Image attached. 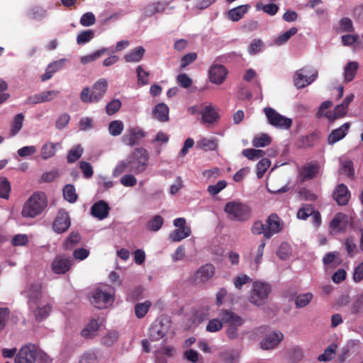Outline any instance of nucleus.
I'll return each mask as SVG.
<instances>
[{"instance_id": "1", "label": "nucleus", "mask_w": 363, "mask_h": 363, "mask_svg": "<svg viewBox=\"0 0 363 363\" xmlns=\"http://www.w3.org/2000/svg\"><path fill=\"white\" fill-rule=\"evenodd\" d=\"M148 152L143 148H136L125 160H121L113 169V174L118 177L125 172L136 174L144 172L147 167Z\"/></svg>"}, {"instance_id": "2", "label": "nucleus", "mask_w": 363, "mask_h": 363, "mask_svg": "<svg viewBox=\"0 0 363 363\" xmlns=\"http://www.w3.org/2000/svg\"><path fill=\"white\" fill-rule=\"evenodd\" d=\"M219 318L226 325L225 335L230 340L242 339V335L240 328L244 324V320L241 316L230 310L221 309Z\"/></svg>"}, {"instance_id": "3", "label": "nucleus", "mask_w": 363, "mask_h": 363, "mask_svg": "<svg viewBox=\"0 0 363 363\" xmlns=\"http://www.w3.org/2000/svg\"><path fill=\"white\" fill-rule=\"evenodd\" d=\"M223 210L227 218L233 221L243 223L251 218V208L247 203L240 201H231L226 203Z\"/></svg>"}, {"instance_id": "4", "label": "nucleus", "mask_w": 363, "mask_h": 363, "mask_svg": "<svg viewBox=\"0 0 363 363\" xmlns=\"http://www.w3.org/2000/svg\"><path fill=\"white\" fill-rule=\"evenodd\" d=\"M48 201L45 193H34L24 203L21 215L24 218H35L47 207Z\"/></svg>"}, {"instance_id": "5", "label": "nucleus", "mask_w": 363, "mask_h": 363, "mask_svg": "<svg viewBox=\"0 0 363 363\" xmlns=\"http://www.w3.org/2000/svg\"><path fill=\"white\" fill-rule=\"evenodd\" d=\"M48 355L36 345L28 344L23 346L15 358V363H35L37 359L45 361Z\"/></svg>"}, {"instance_id": "6", "label": "nucleus", "mask_w": 363, "mask_h": 363, "mask_svg": "<svg viewBox=\"0 0 363 363\" xmlns=\"http://www.w3.org/2000/svg\"><path fill=\"white\" fill-rule=\"evenodd\" d=\"M271 285L267 282L257 281L252 283L248 301L257 306L264 305L271 293Z\"/></svg>"}, {"instance_id": "7", "label": "nucleus", "mask_w": 363, "mask_h": 363, "mask_svg": "<svg viewBox=\"0 0 363 363\" xmlns=\"http://www.w3.org/2000/svg\"><path fill=\"white\" fill-rule=\"evenodd\" d=\"M114 295L113 287L107 284L99 286L93 292V303L98 308H106L113 302Z\"/></svg>"}, {"instance_id": "8", "label": "nucleus", "mask_w": 363, "mask_h": 363, "mask_svg": "<svg viewBox=\"0 0 363 363\" xmlns=\"http://www.w3.org/2000/svg\"><path fill=\"white\" fill-rule=\"evenodd\" d=\"M318 71L311 66H304L296 70L293 76V82L296 89H303L312 84L318 77Z\"/></svg>"}, {"instance_id": "9", "label": "nucleus", "mask_w": 363, "mask_h": 363, "mask_svg": "<svg viewBox=\"0 0 363 363\" xmlns=\"http://www.w3.org/2000/svg\"><path fill=\"white\" fill-rule=\"evenodd\" d=\"M264 112L270 125L281 129H288L291 126L292 121L291 118L279 114L272 108H265Z\"/></svg>"}, {"instance_id": "10", "label": "nucleus", "mask_w": 363, "mask_h": 363, "mask_svg": "<svg viewBox=\"0 0 363 363\" xmlns=\"http://www.w3.org/2000/svg\"><path fill=\"white\" fill-rule=\"evenodd\" d=\"M74 264L71 257L65 255H57L51 263L52 271L57 274H65Z\"/></svg>"}, {"instance_id": "11", "label": "nucleus", "mask_w": 363, "mask_h": 363, "mask_svg": "<svg viewBox=\"0 0 363 363\" xmlns=\"http://www.w3.org/2000/svg\"><path fill=\"white\" fill-rule=\"evenodd\" d=\"M267 232H265V239L271 238L274 235L280 233L284 228V222L276 214L269 215L266 221Z\"/></svg>"}, {"instance_id": "12", "label": "nucleus", "mask_w": 363, "mask_h": 363, "mask_svg": "<svg viewBox=\"0 0 363 363\" xmlns=\"http://www.w3.org/2000/svg\"><path fill=\"white\" fill-rule=\"evenodd\" d=\"M42 284L39 283L28 284L23 294L27 298L28 306H35L36 303L41 301L42 294Z\"/></svg>"}, {"instance_id": "13", "label": "nucleus", "mask_w": 363, "mask_h": 363, "mask_svg": "<svg viewBox=\"0 0 363 363\" xmlns=\"http://www.w3.org/2000/svg\"><path fill=\"white\" fill-rule=\"evenodd\" d=\"M228 73L224 65L213 64L208 70V77L211 82L221 84L224 82Z\"/></svg>"}, {"instance_id": "14", "label": "nucleus", "mask_w": 363, "mask_h": 363, "mask_svg": "<svg viewBox=\"0 0 363 363\" xmlns=\"http://www.w3.org/2000/svg\"><path fill=\"white\" fill-rule=\"evenodd\" d=\"M145 136L144 131L138 128L134 127L128 128L122 138L124 144L133 146L139 143V141Z\"/></svg>"}, {"instance_id": "15", "label": "nucleus", "mask_w": 363, "mask_h": 363, "mask_svg": "<svg viewBox=\"0 0 363 363\" xmlns=\"http://www.w3.org/2000/svg\"><path fill=\"white\" fill-rule=\"evenodd\" d=\"M215 274V267L211 264H206L201 266L194 273V280L201 284L208 281Z\"/></svg>"}, {"instance_id": "16", "label": "nucleus", "mask_w": 363, "mask_h": 363, "mask_svg": "<svg viewBox=\"0 0 363 363\" xmlns=\"http://www.w3.org/2000/svg\"><path fill=\"white\" fill-rule=\"evenodd\" d=\"M320 165L318 163L307 162L300 169L298 175L301 180H310L319 173Z\"/></svg>"}, {"instance_id": "17", "label": "nucleus", "mask_w": 363, "mask_h": 363, "mask_svg": "<svg viewBox=\"0 0 363 363\" xmlns=\"http://www.w3.org/2000/svg\"><path fill=\"white\" fill-rule=\"evenodd\" d=\"M70 226V218L67 212L59 211L53 223V230L57 233L65 232Z\"/></svg>"}, {"instance_id": "18", "label": "nucleus", "mask_w": 363, "mask_h": 363, "mask_svg": "<svg viewBox=\"0 0 363 363\" xmlns=\"http://www.w3.org/2000/svg\"><path fill=\"white\" fill-rule=\"evenodd\" d=\"M284 335L280 331H274L268 334L260 342L263 350H272L278 346L283 340Z\"/></svg>"}, {"instance_id": "19", "label": "nucleus", "mask_w": 363, "mask_h": 363, "mask_svg": "<svg viewBox=\"0 0 363 363\" xmlns=\"http://www.w3.org/2000/svg\"><path fill=\"white\" fill-rule=\"evenodd\" d=\"M350 127L351 123L350 122H347L339 128L333 130L328 136V143L329 145H334L343 139L348 133Z\"/></svg>"}, {"instance_id": "20", "label": "nucleus", "mask_w": 363, "mask_h": 363, "mask_svg": "<svg viewBox=\"0 0 363 363\" xmlns=\"http://www.w3.org/2000/svg\"><path fill=\"white\" fill-rule=\"evenodd\" d=\"M201 123L205 125H213L218 122L219 115L211 105H206L201 111Z\"/></svg>"}, {"instance_id": "21", "label": "nucleus", "mask_w": 363, "mask_h": 363, "mask_svg": "<svg viewBox=\"0 0 363 363\" xmlns=\"http://www.w3.org/2000/svg\"><path fill=\"white\" fill-rule=\"evenodd\" d=\"M30 310L33 312L35 319L38 321L46 319L52 310V306L50 303H47L43 304L41 301L36 303L35 306H28Z\"/></svg>"}, {"instance_id": "22", "label": "nucleus", "mask_w": 363, "mask_h": 363, "mask_svg": "<svg viewBox=\"0 0 363 363\" xmlns=\"http://www.w3.org/2000/svg\"><path fill=\"white\" fill-rule=\"evenodd\" d=\"M55 93L56 92H32L28 97L26 104L34 105L50 101L55 98Z\"/></svg>"}, {"instance_id": "23", "label": "nucleus", "mask_w": 363, "mask_h": 363, "mask_svg": "<svg viewBox=\"0 0 363 363\" xmlns=\"http://www.w3.org/2000/svg\"><path fill=\"white\" fill-rule=\"evenodd\" d=\"M333 198L339 205H346L350 200V193L347 187L341 184L335 188Z\"/></svg>"}, {"instance_id": "24", "label": "nucleus", "mask_w": 363, "mask_h": 363, "mask_svg": "<svg viewBox=\"0 0 363 363\" xmlns=\"http://www.w3.org/2000/svg\"><path fill=\"white\" fill-rule=\"evenodd\" d=\"M109 206L104 201H99L94 203L91 209V215L99 220L106 218L108 215Z\"/></svg>"}, {"instance_id": "25", "label": "nucleus", "mask_w": 363, "mask_h": 363, "mask_svg": "<svg viewBox=\"0 0 363 363\" xmlns=\"http://www.w3.org/2000/svg\"><path fill=\"white\" fill-rule=\"evenodd\" d=\"M167 330L168 327L165 326L163 323H155L150 328V338L152 341L158 340L166 335Z\"/></svg>"}, {"instance_id": "26", "label": "nucleus", "mask_w": 363, "mask_h": 363, "mask_svg": "<svg viewBox=\"0 0 363 363\" xmlns=\"http://www.w3.org/2000/svg\"><path fill=\"white\" fill-rule=\"evenodd\" d=\"M168 4L167 1H157L149 4L144 9V14L147 17H150L157 13H162Z\"/></svg>"}, {"instance_id": "27", "label": "nucleus", "mask_w": 363, "mask_h": 363, "mask_svg": "<svg viewBox=\"0 0 363 363\" xmlns=\"http://www.w3.org/2000/svg\"><path fill=\"white\" fill-rule=\"evenodd\" d=\"M169 107L165 104L160 103L153 108L152 116L160 122H167L169 119Z\"/></svg>"}, {"instance_id": "28", "label": "nucleus", "mask_w": 363, "mask_h": 363, "mask_svg": "<svg viewBox=\"0 0 363 363\" xmlns=\"http://www.w3.org/2000/svg\"><path fill=\"white\" fill-rule=\"evenodd\" d=\"M250 8L248 4L240 5L228 11V18L233 22L240 21Z\"/></svg>"}, {"instance_id": "29", "label": "nucleus", "mask_w": 363, "mask_h": 363, "mask_svg": "<svg viewBox=\"0 0 363 363\" xmlns=\"http://www.w3.org/2000/svg\"><path fill=\"white\" fill-rule=\"evenodd\" d=\"M65 62V59H61L49 64L45 72L41 76V80L46 81L50 79L56 72L64 67Z\"/></svg>"}, {"instance_id": "30", "label": "nucleus", "mask_w": 363, "mask_h": 363, "mask_svg": "<svg viewBox=\"0 0 363 363\" xmlns=\"http://www.w3.org/2000/svg\"><path fill=\"white\" fill-rule=\"evenodd\" d=\"M25 119V115L23 113L16 114L11 122V128L9 130V135L11 137H13L17 135L23 128V121Z\"/></svg>"}, {"instance_id": "31", "label": "nucleus", "mask_w": 363, "mask_h": 363, "mask_svg": "<svg viewBox=\"0 0 363 363\" xmlns=\"http://www.w3.org/2000/svg\"><path fill=\"white\" fill-rule=\"evenodd\" d=\"M350 313L359 315L363 313V291L357 294L350 306Z\"/></svg>"}, {"instance_id": "32", "label": "nucleus", "mask_w": 363, "mask_h": 363, "mask_svg": "<svg viewBox=\"0 0 363 363\" xmlns=\"http://www.w3.org/2000/svg\"><path fill=\"white\" fill-rule=\"evenodd\" d=\"M145 50L142 46L136 47L124 55V60L126 62H138L145 54Z\"/></svg>"}, {"instance_id": "33", "label": "nucleus", "mask_w": 363, "mask_h": 363, "mask_svg": "<svg viewBox=\"0 0 363 363\" xmlns=\"http://www.w3.org/2000/svg\"><path fill=\"white\" fill-rule=\"evenodd\" d=\"M191 233V228H177L169 233V239L174 242H179L190 236Z\"/></svg>"}, {"instance_id": "34", "label": "nucleus", "mask_w": 363, "mask_h": 363, "mask_svg": "<svg viewBox=\"0 0 363 363\" xmlns=\"http://www.w3.org/2000/svg\"><path fill=\"white\" fill-rule=\"evenodd\" d=\"M196 147L204 151L215 150L218 147V140L215 138H203L197 142Z\"/></svg>"}, {"instance_id": "35", "label": "nucleus", "mask_w": 363, "mask_h": 363, "mask_svg": "<svg viewBox=\"0 0 363 363\" xmlns=\"http://www.w3.org/2000/svg\"><path fill=\"white\" fill-rule=\"evenodd\" d=\"M346 219L347 216L344 213H336L330 223V228L338 232L342 230L345 228V224L343 223L346 221Z\"/></svg>"}, {"instance_id": "36", "label": "nucleus", "mask_w": 363, "mask_h": 363, "mask_svg": "<svg viewBox=\"0 0 363 363\" xmlns=\"http://www.w3.org/2000/svg\"><path fill=\"white\" fill-rule=\"evenodd\" d=\"M359 64L357 62H349L344 68L345 79L347 82H351L355 77Z\"/></svg>"}, {"instance_id": "37", "label": "nucleus", "mask_w": 363, "mask_h": 363, "mask_svg": "<svg viewBox=\"0 0 363 363\" xmlns=\"http://www.w3.org/2000/svg\"><path fill=\"white\" fill-rule=\"evenodd\" d=\"M57 145L58 143L55 144L51 142L45 143L40 150L42 159L46 160L50 157H52L55 155L56 146Z\"/></svg>"}, {"instance_id": "38", "label": "nucleus", "mask_w": 363, "mask_h": 363, "mask_svg": "<svg viewBox=\"0 0 363 363\" xmlns=\"http://www.w3.org/2000/svg\"><path fill=\"white\" fill-rule=\"evenodd\" d=\"M100 323L97 320H91L86 326L84 329L82 330V336L85 338L92 337L95 333L98 330Z\"/></svg>"}, {"instance_id": "39", "label": "nucleus", "mask_w": 363, "mask_h": 363, "mask_svg": "<svg viewBox=\"0 0 363 363\" xmlns=\"http://www.w3.org/2000/svg\"><path fill=\"white\" fill-rule=\"evenodd\" d=\"M332 106L333 103L331 101H325L322 103L316 113L317 118L325 117L330 122V118H332V111H330V108Z\"/></svg>"}, {"instance_id": "40", "label": "nucleus", "mask_w": 363, "mask_h": 363, "mask_svg": "<svg viewBox=\"0 0 363 363\" xmlns=\"http://www.w3.org/2000/svg\"><path fill=\"white\" fill-rule=\"evenodd\" d=\"M81 240V236L79 233L72 232L69 237L65 240L63 243V249L66 250H72Z\"/></svg>"}, {"instance_id": "41", "label": "nucleus", "mask_w": 363, "mask_h": 363, "mask_svg": "<svg viewBox=\"0 0 363 363\" xmlns=\"http://www.w3.org/2000/svg\"><path fill=\"white\" fill-rule=\"evenodd\" d=\"M313 297V294L308 292L305 294H301L296 296L295 298V305L298 308H303L308 305L312 301Z\"/></svg>"}, {"instance_id": "42", "label": "nucleus", "mask_w": 363, "mask_h": 363, "mask_svg": "<svg viewBox=\"0 0 363 363\" xmlns=\"http://www.w3.org/2000/svg\"><path fill=\"white\" fill-rule=\"evenodd\" d=\"M272 142L271 138L266 133H261L254 137L252 145L256 147H264L269 145Z\"/></svg>"}, {"instance_id": "43", "label": "nucleus", "mask_w": 363, "mask_h": 363, "mask_svg": "<svg viewBox=\"0 0 363 363\" xmlns=\"http://www.w3.org/2000/svg\"><path fill=\"white\" fill-rule=\"evenodd\" d=\"M337 347V346L336 344H331L324 350L323 354L318 356V359L320 362L330 361L335 357Z\"/></svg>"}, {"instance_id": "44", "label": "nucleus", "mask_w": 363, "mask_h": 363, "mask_svg": "<svg viewBox=\"0 0 363 363\" xmlns=\"http://www.w3.org/2000/svg\"><path fill=\"white\" fill-rule=\"evenodd\" d=\"M102 97V92H81V99L84 103H96Z\"/></svg>"}, {"instance_id": "45", "label": "nucleus", "mask_w": 363, "mask_h": 363, "mask_svg": "<svg viewBox=\"0 0 363 363\" xmlns=\"http://www.w3.org/2000/svg\"><path fill=\"white\" fill-rule=\"evenodd\" d=\"M152 306V303L149 301H146L143 303H137L135 306V314L138 318H143Z\"/></svg>"}, {"instance_id": "46", "label": "nucleus", "mask_w": 363, "mask_h": 363, "mask_svg": "<svg viewBox=\"0 0 363 363\" xmlns=\"http://www.w3.org/2000/svg\"><path fill=\"white\" fill-rule=\"evenodd\" d=\"M11 191V184L6 177H0V198L8 199Z\"/></svg>"}, {"instance_id": "47", "label": "nucleus", "mask_w": 363, "mask_h": 363, "mask_svg": "<svg viewBox=\"0 0 363 363\" xmlns=\"http://www.w3.org/2000/svg\"><path fill=\"white\" fill-rule=\"evenodd\" d=\"M255 7L257 11L262 10L270 16L275 15L279 11V7L275 4H268L264 5L262 2H258Z\"/></svg>"}, {"instance_id": "48", "label": "nucleus", "mask_w": 363, "mask_h": 363, "mask_svg": "<svg viewBox=\"0 0 363 363\" xmlns=\"http://www.w3.org/2000/svg\"><path fill=\"white\" fill-rule=\"evenodd\" d=\"M164 223V219L161 216L156 215L153 216L147 223V228L152 231H158Z\"/></svg>"}, {"instance_id": "49", "label": "nucleus", "mask_w": 363, "mask_h": 363, "mask_svg": "<svg viewBox=\"0 0 363 363\" xmlns=\"http://www.w3.org/2000/svg\"><path fill=\"white\" fill-rule=\"evenodd\" d=\"M242 155L250 160H256L264 155V152L262 150L247 148L243 150Z\"/></svg>"}, {"instance_id": "50", "label": "nucleus", "mask_w": 363, "mask_h": 363, "mask_svg": "<svg viewBox=\"0 0 363 363\" xmlns=\"http://www.w3.org/2000/svg\"><path fill=\"white\" fill-rule=\"evenodd\" d=\"M83 148L79 145L74 146L68 152L67 159L69 163H73L81 157Z\"/></svg>"}, {"instance_id": "51", "label": "nucleus", "mask_w": 363, "mask_h": 363, "mask_svg": "<svg viewBox=\"0 0 363 363\" xmlns=\"http://www.w3.org/2000/svg\"><path fill=\"white\" fill-rule=\"evenodd\" d=\"M297 28L292 27L289 30L279 35L275 40V43L277 45H281L284 44L291 38V36L294 35L297 33Z\"/></svg>"}, {"instance_id": "52", "label": "nucleus", "mask_w": 363, "mask_h": 363, "mask_svg": "<svg viewBox=\"0 0 363 363\" xmlns=\"http://www.w3.org/2000/svg\"><path fill=\"white\" fill-rule=\"evenodd\" d=\"M224 322L220 318H213L210 320L206 325V330L209 333H216L220 331L223 327Z\"/></svg>"}, {"instance_id": "53", "label": "nucleus", "mask_w": 363, "mask_h": 363, "mask_svg": "<svg viewBox=\"0 0 363 363\" xmlns=\"http://www.w3.org/2000/svg\"><path fill=\"white\" fill-rule=\"evenodd\" d=\"M289 358L294 362L301 361L304 357L303 350L300 346L291 347L289 352Z\"/></svg>"}, {"instance_id": "54", "label": "nucleus", "mask_w": 363, "mask_h": 363, "mask_svg": "<svg viewBox=\"0 0 363 363\" xmlns=\"http://www.w3.org/2000/svg\"><path fill=\"white\" fill-rule=\"evenodd\" d=\"M94 37V32L92 30H86L78 34L77 43L78 45H84L91 41Z\"/></svg>"}, {"instance_id": "55", "label": "nucleus", "mask_w": 363, "mask_h": 363, "mask_svg": "<svg viewBox=\"0 0 363 363\" xmlns=\"http://www.w3.org/2000/svg\"><path fill=\"white\" fill-rule=\"evenodd\" d=\"M65 199L69 203H74L77 199L74 186L72 184L66 185L63 189Z\"/></svg>"}, {"instance_id": "56", "label": "nucleus", "mask_w": 363, "mask_h": 363, "mask_svg": "<svg viewBox=\"0 0 363 363\" xmlns=\"http://www.w3.org/2000/svg\"><path fill=\"white\" fill-rule=\"evenodd\" d=\"M136 73L139 85H147L149 84L150 73L145 71L142 66L139 65L136 68Z\"/></svg>"}, {"instance_id": "57", "label": "nucleus", "mask_w": 363, "mask_h": 363, "mask_svg": "<svg viewBox=\"0 0 363 363\" xmlns=\"http://www.w3.org/2000/svg\"><path fill=\"white\" fill-rule=\"evenodd\" d=\"M124 128V125L121 121H111L108 125V132L113 136L119 135Z\"/></svg>"}, {"instance_id": "58", "label": "nucleus", "mask_w": 363, "mask_h": 363, "mask_svg": "<svg viewBox=\"0 0 363 363\" xmlns=\"http://www.w3.org/2000/svg\"><path fill=\"white\" fill-rule=\"evenodd\" d=\"M106 51H107L106 48H102V49L98 50L94 52L92 54L82 57L81 59V62L83 64H87V63L91 62L99 59L102 55H104Z\"/></svg>"}, {"instance_id": "59", "label": "nucleus", "mask_w": 363, "mask_h": 363, "mask_svg": "<svg viewBox=\"0 0 363 363\" xmlns=\"http://www.w3.org/2000/svg\"><path fill=\"white\" fill-rule=\"evenodd\" d=\"M314 207L312 204H304L297 213V218L301 220L307 219L311 214H313Z\"/></svg>"}, {"instance_id": "60", "label": "nucleus", "mask_w": 363, "mask_h": 363, "mask_svg": "<svg viewBox=\"0 0 363 363\" xmlns=\"http://www.w3.org/2000/svg\"><path fill=\"white\" fill-rule=\"evenodd\" d=\"M271 162L269 159H262L257 164V176L262 178L267 169L270 167Z\"/></svg>"}, {"instance_id": "61", "label": "nucleus", "mask_w": 363, "mask_h": 363, "mask_svg": "<svg viewBox=\"0 0 363 363\" xmlns=\"http://www.w3.org/2000/svg\"><path fill=\"white\" fill-rule=\"evenodd\" d=\"M340 172L349 178H352L354 176L352 162L348 160L342 162Z\"/></svg>"}, {"instance_id": "62", "label": "nucleus", "mask_w": 363, "mask_h": 363, "mask_svg": "<svg viewBox=\"0 0 363 363\" xmlns=\"http://www.w3.org/2000/svg\"><path fill=\"white\" fill-rule=\"evenodd\" d=\"M264 46L263 41L261 39H254L248 47V52L250 55L259 53Z\"/></svg>"}, {"instance_id": "63", "label": "nucleus", "mask_w": 363, "mask_h": 363, "mask_svg": "<svg viewBox=\"0 0 363 363\" xmlns=\"http://www.w3.org/2000/svg\"><path fill=\"white\" fill-rule=\"evenodd\" d=\"M96 22V18L91 12H86L82 16L79 23L82 26L88 27L94 25Z\"/></svg>"}, {"instance_id": "64", "label": "nucleus", "mask_w": 363, "mask_h": 363, "mask_svg": "<svg viewBox=\"0 0 363 363\" xmlns=\"http://www.w3.org/2000/svg\"><path fill=\"white\" fill-rule=\"evenodd\" d=\"M227 186V182L225 180H220L214 185H210L208 187V191L211 195H216L224 189Z\"/></svg>"}]
</instances>
